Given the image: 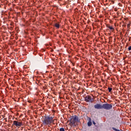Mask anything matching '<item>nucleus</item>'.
<instances>
[{"instance_id":"1","label":"nucleus","mask_w":131,"mask_h":131,"mask_svg":"<svg viewBox=\"0 0 131 131\" xmlns=\"http://www.w3.org/2000/svg\"><path fill=\"white\" fill-rule=\"evenodd\" d=\"M42 123L43 125H52V124H55V119L54 117L47 116H45L42 119Z\"/></svg>"},{"instance_id":"2","label":"nucleus","mask_w":131,"mask_h":131,"mask_svg":"<svg viewBox=\"0 0 131 131\" xmlns=\"http://www.w3.org/2000/svg\"><path fill=\"white\" fill-rule=\"evenodd\" d=\"M68 122H70L69 124L70 126H76V125H77V123L80 122V120L78 116L74 115L71 117L70 120L67 121V123H68Z\"/></svg>"},{"instance_id":"3","label":"nucleus","mask_w":131,"mask_h":131,"mask_svg":"<svg viewBox=\"0 0 131 131\" xmlns=\"http://www.w3.org/2000/svg\"><path fill=\"white\" fill-rule=\"evenodd\" d=\"M12 125H14L16 126V127H20V126H22L23 125V123L22 121L19 122L18 121H13Z\"/></svg>"},{"instance_id":"4","label":"nucleus","mask_w":131,"mask_h":131,"mask_svg":"<svg viewBox=\"0 0 131 131\" xmlns=\"http://www.w3.org/2000/svg\"><path fill=\"white\" fill-rule=\"evenodd\" d=\"M102 109H105V110H110L112 109V105L108 103H105L102 105Z\"/></svg>"},{"instance_id":"5","label":"nucleus","mask_w":131,"mask_h":131,"mask_svg":"<svg viewBox=\"0 0 131 131\" xmlns=\"http://www.w3.org/2000/svg\"><path fill=\"white\" fill-rule=\"evenodd\" d=\"M85 101H86V103H88L89 102H90L91 103H93V99H92V97L90 95L86 96L84 98Z\"/></svg>"},{"instance_id":"6","label":"nucleus","mask_w":131,"mask_h":131,"mask_svg":"<svg viewBox=\"0 0 131 131\" xmlns=\"http://www.w3.org/2000/svg\"><path fill=\"white\" fill-rule=\"evenodd\" d=\"M95 109H103V105L100 104H96L94 105Z\"/></svg>"},{"instance_id":"7","label":"nucleus","mask_w":131,"mask_h":131,"mask_svg":"<svg viewBox=\"0 0 131 131\" xmlns=\"http://www.w3.org/2000/svg\"><path fill=\"white\" fill-rule=\"evenodd\" d=\"M106 27L107 28H108L109 29H110L111 31L112 32H114V28H113V27L112 26H110L109 25H106Z\"/></svg>"},{"instance_id":"8","label":"nucleus","mask_w":131,"mask_h":131,"mask_svg":"<svg viewBox=\"0 0 131 131\" xmlns=\"http://www.w3.org/2000/svg\"><path fill=\"white\" fill-rule=\"evenodd\" d=\"M55 27H56V28H57L58 29H59L60 28V24L59 23H56L54 25Z\"/></svg>"},{"instance_id":"9","label":"nucleus","mask_w":131,"mask_h":131,"mask_svg":"<svg viewBox=\"0 0 131 131\" xmlns=\"http://www.w3.org/2000/svg\"><path fill=\"white\" fill-rule=\"evenodd\" d=\"M108 90L109 93H111V91H112V88H108Z\"/></svg>"},{"instance_id":"10","label":"nucleus","mask_w":131,"mask_h":131,"mask_svg":"<svg viewBox=\"0 0 131 131\" xmlns=\"http://www.w3.org/2000/svg\"><path fill=\"white\" fill-rule=\"evenodd\" d=\"M113 129L115 131H120V130H118V129H116V128H115V127H113Z\"/></svg>"},{"instance_id":"11","label":"nucleus","mask_w":131,"mask_h":131,"mask_svg":"<svg viewBox=\"0 0 131 131\" xmlns=\"http://www.w3.org/2000/svg\"><path fill=\"white\" fill-rule=\"evenodd\" d=\"M59 130L60 131H65V129H64V128H60Z\"/></svg>"},{"instance_id":"12","label":"nucleus","mask_w":131,"mask_h":131,"mask_svg":"<svg viewBox=\"0 0 131 131\" xmlns=\"http://www.w3.org/2000/svg\"><path fill=\"white\" fill-rule=\"evenodd\" d=\"M88 125H89V126H91L92 125V122H89Z\"/></svg>"},{"instance_id":"13","label":"nucleus","mask_w":131,"mask_h":131,"mask_svg":"<svg viewBox=\"0 0 131 131\" xmlns=\"http://www.w3.org/2000/svg\"><path fill=\"white\" fill-rule=\"evenodd\" d=\"M128 51H131V46H129L128 48Z\"/></svg>"},{"instance_id":"14","label":"nucleus","mask_w":131,"mask_h":131,"mask_svg":"<svg viewBox=\"0 0 131 131\" xmlns=\"http://www.w3.org/2000/svg\"><path fill=\"white\" fill-rule=\"evenodd\" d=\"M94 124H95V122L94 123Z\"/></svg>"}]
</instances>
